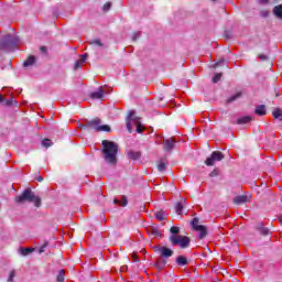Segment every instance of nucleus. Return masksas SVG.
<instances>
[{"mask_svg": "<svg viewBox=\"0 0 282 282\" xmlns=\"http://www.w3.org/2000/svg\"><path fill=\"white\" fill-rule=\"evenodd\" d=\"M101 153L106 164L110 166H116L118 164V143L109 140H104L101 142Z\"/></svg>", "mask_w": 282, "mask_h": 282, "instance_id": "nucleus-1", "label": "nucleus"}, {"mask_svg": "<svg viewBox=\"0 0 282 282\" xmlns=\"http://www.w3.org/2000/svg\"><path fill=\"white\" fill-rule=\"evenodd\" d=\"M15 204H34L36 208H41V197L36 196L32 188L26 187L21 195L15 196Z\"/></svg>", "mask_w": 282, "mask_h": 282, "instance_id": "nucleus-2", "label": "nucleus"}, {"mask_svg": "<svg viewBox=\"0 0 282 282\" xmlns=\"http://www.w3.org/2000/svg\"><path fill=\"white\" fill-rule=\"evenodd\" d=\"M133 124L137 127V133L144 131V126L140 122V117H135V111L131 110L127 117V129L129 133H133Z\"/></svg>", "mask_w": 282, "mask_h": 282, "instance_id": "nucleus-3", "label": "nucleus"}, {"mask_svg": "<svg viewBox=\"0 0 282 282\" xmlns=\"http://www.w3.org/2000/svg\"><path fill=\"white\" fill-rule=\"evenodd\" d=\"M19 45V39L14 35H6L0 40V50L3 52H12Z\"/></svg>", "mask_w": 282, "mask_h": 282, "instance_id": "nucleus-4", "label": "nucleus"}, {"mask_svg": "<svg viewBox=\"0 0 282 282\" xmlns=\"http://www.w3.org/2000/svg\"><path fill=\"white\" fill-rule=\"evenodd\" d=\"M170 242L172 246H178L181 249H186L191 246V238L188 236H170Z\"/></svg>", "mask_w": 282, "mask_h": 282, "instance_id": "nucleus-5", "label": "nucleus"}, {"mask_svg": "<svg viewBox=\"0 0 282 282\" xmlns=\"http://www.w3.org/2000/svg\"><path fill=\"white\" fill-rule=\"evenodd\" d=\"M192 228L197 232H199V236H198L199 239H206V235H208V230L206 229V226L199 225V218H193Z\"/></svg>", "mask_w": 282, "mask_h": 282, "instance_id": "nucleus-6", "label": "nucleus"}, {"mask_svg": "<svg viewBox=\"0 0 282 282\" xmlns=\"http://www.w3.org/2000/svg\"><path fill=\"white\" fill-rule=\"evenodd\" d=\"M225 155L221 153V151H214L210 156H208L205 160L206 166H215V162H221L224 160Z\"/></svg>", "mask_w": 282, "mask_h": 282, "instance_id": "nucleus-7", "label": "nucleus"}, {"mask_svg": "<svg viewBox=\"0 0 282 282\" xmlns=\"http://www.w3.org/2000/svg\"><path fill=\"white\" fill-rule=\"evenodd\" d=\"M175 144H177V140L175 139V137L163 139V151L172 153L173 149H175Z\"/></svg>", "mask_w": 282, "mask_h": 282, "instance_id": "nucleus-8", "label": "nucleus"}, {"mask_svg": "<svg viewBox=\"0 0 282 282\" xmlns=\"http://www.w3.org/2000/svg\"><path fill=\"white\" fill-rule=\"evenodd\" d=\"M100 124H102V121L98 117L93 120H86L85 122V127L87 128V131H91V129H94V131L98 132Z\"/></svg>", "mask_w": 282, "mask_h": 282, "instance_id": "nucleus-9", "label": "nucleus"}, {"mask_svg": "<svg viewBox=\"0 0 282 282\" xmlns=\"http://www.w3.org/2000/svg\"><path fill=\"white\" fill-rule=\"evenodd\" d=\"M154 250H158L161 253V257H163L164 259H169L174 254V251L165 246H155Z\"/></svg>", "mask_w": 282, "mask_h": 282, "instance_id": "nucleus-10", "label": "nucleus"}, {"mask_svg": "<svg viewBox=\"0 0 282 282\" xmlns=\"http://www.w3.org/2000/svg\"><path fill=\"white\" fill-rule=\"evenodd\" d=\"M105 94H107L105 86H101L97 89V91L90 94V98L93 100H105Z\"/></svg>", "mask_w": 282, "mask_h": 282, "instance_id": "nucleus-11", "label": "nucleus"}, {"mask_svg": "<svg viewBox=\"0 0 282 282\" xmlns=\"http://www.w3.org/2000/svg\"><path fill=\"white\" fill-rule=\"evenodd\" d=\"M145 230L150 237H162V231H160V228L155 226L148 227Z\"/></svg>", "mask_w": 282, "mask_h": 282, "instance_id": "nucleus-12", "label": "nucleus"}, {"mask_svg": "<svg viewBox=\"0 0 282 282\" xmlns=\"http://www.w3.org/2000/svg\"><path fill=\"white\" fill-rule=\"evenodd\" d=\"M256 230H258V232H260V235H262L263 237L270 235V229L265 228V225L263 223H258L256 225Z\"/></svg>", "mask_w": 282, "mask_h": 282, "instance_id": "nucleus-13", "label": "nucleus"}, {"mask_svg": "<svg viewBox=\"0 0 282 282\" xmlns=\"http://www.w3.org/2000/svg\"><path fill=\"white\" fill-rule=\"evenodd\" d=\"M154 265L159 272L164 270V268L166 267V259H164V257L161 256L160 258L156 259Z\"/></svg>", "mask_w": 282, "mask_h": 282, "instance_id": "nucleus-14", "label": "nucleus"}, {"mask_svg": "<svg viewBox=\"0 0 282 282\" xmlns=\"http://www.w3.org/2000/svg\"><path fill=\"white\" fill-rule=\"evenodd\" d=\"M87 58H89V54L85 53L80 55V58L75 63L74 69H80V67H83V63L87 62Z\"/></svg>", "mask_w": 282, "mask_h": 282, "instance_id": "nucleus-15", "label": "nucleus"}, {"mask_svg": "<svg viewBox=\"0 0 282 282\" xmlns=\"http://www.w3.org/2000/svg\"><path fill=\"white\" fill-rule=\"evenodd\" d=\"M248 202H250V196L248 195H240L234 198V204H238V205L246 204Z\"/></svg>", "mask_w": 282, "mask_h": 282, "instance_id": "nucleus-16", "label": "nucleus"}, {"mask_svg": "<svg viewBox=\"0 0 282 282\" xmlns=\"http://www.w3.org/2000/svg\"><path fill=\"white\" fill-rule=\"evenodd\" d=\"M34 63H36V57L34 55H31L23 62V67H32Z\"/></svg>", "mask_w": 282, "mask_h": 282, "instance_id": "nucleus-17", "label": "nucleus"}, {"mask_svg": "<svg viewBox=\"0 0 282 282\" xmlns=\"http://www.w3.org/2000/svg\"><path fill=\"white\" fill-rule=\"evenodd\" d=\"M254 113L257 116H265L268 111L265 110V105H259L256 107Z\"/></svg>", "mask_w": 282, "mask_h": 282, "instance_id": "nucleus-18", "label": "nucleus"}, {"mask_svg": "<svg viewBox=\"0 0 282 282\" xmlns=\"http://www.w3.org/2000/svg\"><path fill=\"white\" fill-rule=\"evenodd\" d=\"M141 156H142V152H140V151L135 152V151H133V150H130V151L128 152V158H129L130 160H140Z\"/></svg>", "mask_w": 282, "mask_h": 282, "instance_id": "nucleus-19", "label": "nucleus"}, {"mask_svg": "<svg viewBox=\"0 0 282 282\" xmlns=\"http://www.w3.org/2000/svg\"><path fill=\"white\" fill-rule=\"evenodd\" d=\"M273 14L276 17V19H280L282 21V4L275 6L273 8Z\"/></svg>", "mask_w": 282, "mask_h": 282, "instance_id": "nucleus-20", "label": "nucleus"}, {"mask_svg": "<svg viewBox=\"0 0 282 282\" xmlns=\"http://www.w3.org/2000/svg\"><path fill=\"white\" fill-rule=\"evenodd\" d=\"M34 250H36L35 248H20V254H22V257H28L30 254H32V252H34Z\"/></svg>", "mask_w": 282, "mask_h": 282, "instance_id": "nucleus-21", "label": "nucleus"}, {"mask_svg": "<svg viewBox=\"0 0 282 282\" xmlns=\"http://www.w3.org/2000/svg\"><path fill=\"white\" fill-rule=\"evenodd\" d=\"M176 263L181 267L188 265V259L184 256L176 257Z\"/></svg>", "mask_w": 282, "mask_h": 282, "instance_id": "nucleus-22", "label": "nucleus"}, {"mask_svg": "<svg viewBox=\"0 0 282 282\" xmlns=\"http://www.w3.org/2000/svg\"><path fill=\"white\" fill-rule=\"evenodd\" d=\"M89 45H97V47H101V48L107 47V45H105V43H102V41H100V39L91 40L89 42Z\"/></svg>", "mask_w": 282, "mask_h": 282, "instance_id": "nucleus-23", "label": "nucleus"}, {"mask_svg": "<svg viewBox=\"0 0 282 282\" xmlns=\"http://www.w3.org/2000/svg\"><path fill=\"white\" fill-rule=\"evenodd\" d=\"M272 116H273V118H275V120H280V122H282V109L281 108H276L275 110H273Z\"/></svg>", "mask_w": 282, "mask_h": 282, "instance_id": "nucleus-24", "label": "nucleus"}, {"mask_svg": "<svg viewBox=\"0 0 282 282\" xmlns=\"http://www.w3.org/2000/svg\"><path fill=\"white\" fill-rule=\"evenodd\" d=\"M113 204H119V206H127L129 204V200L127 199V196H121V202L118 200V198L113 199Z\"/></svg>", "mask_w": 282, "mask_h": 282, "instance_id": "nucleus-25", "label": "nucleus"}, {"mask_svg": "<svg viewBox=\"0 0 282 282\" xmlns=\"http://www.w3.org/2000/svg\"><path fill=\"white\" fill-rule=\"evenodd\" d=\"M252 121V117L246 116L238 119V124H248V122Z\"/></svg>", "mask_w": 282, "mask_h": 282, "instance_id": "nucleus-26", "label": "nucleus"}, {"mask_svg": "<svg viewBox=\"0 0 282 282\" xmlns=\"http://www.w3.org/2000/svg\"><path fill=\"white\" fill-rule=\"evenodd\" d=\"M101 131H105L106 133H111V127L109 124L101 126L100 123L97 132Z\"/></svg>", "mask_w": 282, "mask_h": 282, "instance_id": "nucleus-27", "label": "nucleus"}, {"mask_svg": "<svg viewBox=\"0 0 282 282\" xmlns=\"http://www.w3.org/2000/svg\"><path fill=\"white\" fill-rule=\"evenodd\" d=\"M241 98V93H237L236 95L229 97L226 102L227 105H230V102H235V100H239Z\"/></svg>", "mask_w": 282, "mask_h": 282, "instance_id": "nucleus-28", "label": "nucleus"}, {"mask_svg": "<svg viewBox=\"0 0 282 282\" xmlns=\"http://www.w3.org/2000/svg\"><path fill=\"white\" fill-rule=\"evenodd\" d=\"M183 210H184V204H182V202L176 203V205H175V213L177 215H182Z\"/></svg>", "mask_w": 282, "mask_h": 282, "instance_id": "nucleus-29", "label": "nucleus"}, {"mask_svg": "<svg viewBox=\"0 0 282 282\" xmlns=\"http://www.w3.org/2000/svg\"><path fill=\"white\" fill-rule=\"evenodd\" d=\"M165 213L164 210H159L155 213V218L159 220V221H164L165 217H164Z\"/></svg>", "mask_w": 282, "mask_h": 282, "instance_id": "nucleus-30", "label": "nucleus"}, {"mask_svg": "<svg viewBox=\"0 0 282 282\" xmlns=\"http://www.w3.org/2000/svg\"><path fill=\"white\" fill-rule=\"evenodd\" d=\"M170 232H171V237L175 236V237H180V227H171L170 229Z\"/></svg>", "mask_w": 282, "mask_h": 282, "instance_id": "nucleus-31", "label": "nucleus"}, {"mask_svg": "<svg viewBox=\"0 0 282 282\" xmlns=\"http://www.w3.org/2000/svg\"><path fill=\"white\" fill-rule=\"evenodd\" d=\"M57 282H65V270H61L56 278Z\"/></svg>", "mask_w": 282, "mask_h": 282, "instance_id": "nucleus-32", "label": "nucleus"}, {"mask_svg": "<svg viewBox=\"0 0 282 282\" xmlns=\"http://www.w3.org/2000/svg\"><path fill=\"white\" fill-rule=\"evenodd\" d=\"M2 105H6V107H12L14 105V97H11L10 99L4 98Z\"/></svg>", "mask_w": 282, "mask_h": 282, "instance_id": "nucleus-33", "label": "nucleus"}, {"mask_svg": "<svg viewBox=\"0 0 282 282\" xmlns=\"http://www.w3.org/2000/svg\"><path fill=\"white\" fill-rule=\"evenodd\" d=\"M158 171H160V173H163V171H166V163L164 162V160L160 161V164L158 165Z\"/></svg>", "mask_w": 282, "mask_h": 282, "instance_id": "nucleus-34", "label": "nucleus"}, {"mask_svg": "<svg viewBox=\"0 0 282 282\" xmlns=\"http://www.w3.org/2000/svg\"><path fill=\"white\" fill-rule=\"evenodd\" d=\"M52 144H53V142L50 139H44L42 141V147H45V149H50V147H52Z\"/></svg>", "mask_w": 282, "mask_h": 282, "instance_id": "nucleus-35", "label": "nucleus"}, {"mask_svg": "<svg viewBox=\"0 0 282 282\" xmlns=\"http://www.w3.org/2000/svg\"><path fill=\"white\" fill-rule=\"evenodd\" d=\"M50 246V242L48 241H45L44 243H43V246H41L40 248H39V254H43V252H45V248H47Z\"/></svg>", "mask_w": 282, "mask_h": 282, "instance_id": "nucleus-36", "label": "nucleus"}, {"mask_svg": "<svg viewBox=\"0 0 282 282\" xmlns=\"http://www.w3.org/2000/svg\"><path fill=\"white\" fill-rule=\"evenodd\" d=\"M221 76H224V74L221 73H217L213 78H212V82L213 83H218L219 80H221Z\"/></svg>", "mask_w": 282, "mask_h": 282, "instance_id": "nucleus-37", "label": "nucleus"}, {"mask_svg": "<svg viewBox=\"0 0 282 282\" xmlns=\"http://www.w3.org/2000/svg\"><path fill=\"white\" fill-rule=\"evenodd\" d=\"M111 10V2H107L102 7L104 12H109Z\"/></svg>", "mask_w": 282, "mask_h": 282, "instance_id": "nucleus-38", "label": "nucleus"}, {"mask_svg": "<svg viewBox=\"0 0 282 282\" xmlns=\"http://www.w3.org/2000/svg\"><path fill=\"white\" fill-rule=\"evenodd\" d=\"M219 176V169H215L209 173V177H217Z\"/></svg>", "mask_w": 282, "mask_h": 282, "instance_id": "nucleus-39", "label": "nucleus"}, {"mask_svg": "<svg viewBox=\"0 0 282 282\" xmlns=\"http://www.w3.org/2000/svg\"><path fill=\"white\" fill-rule=\"evenodd\" d=\"M17 276V272L15 271H11L9 274V279L8 282H14V278Z\"/></svg>", "mask_w": 282, "mask_h": 282, "instance_id": "nucleus-40", "label": "nucleus"}, {"mask_svg": "<svg viewBox=\"0 0 282 282\" xmlns=\"http://www.w3.org/2000/svg\"><path fill=\"white\" fill-rule=\"evenodd\" d=\"M141 34H142L141 32L133 33L132 41H138V39H140Z\"/></svg>", "mask_w": 282, "mask_h": 282, "instance_id": "nucleus-41", "label": "nucleus"}, {"mask_svg": "<svg viewBox=\"0 0 282 282\" xmlns=\"http://www.w3.org/2000/svg\"><path fill=\"white\" fill-rule=\"evenodd\" d=\"M261 17H263V19H267V17H269L270 15V12H268V11H261Z\"/></svg>", "mask_w": 282, "mask_h": 282, "instance_id": "nucleus-42", "label": "nucleus"}, {"mask_svg": "<svg viewBox=\"0 0 282 282\" xmlns=\"http://www.w3.org/2000/svg\"><path fill=\"white\" fill-rule=\"evenodd\" d=\"M78 129H82V131H87L85 123H78Z\"/></svg>", "mask_w": 282, "mask_h": 282, "instance_id": "nucleus-43", "label": "nucleus"}, {"mask_svg": "<svg viewBox=\"0 0 282 282\" xmlns=\"http://www.w3.org/2000/svg\"><path fill=\"white\" fill-rule=\"evenodd\" d=\"M259 58H260V61H268V55L260 54Z\"/></svg>", "mask_w": 282, "mask_h": 282, "instance_id": "nucleus-44", "label": "nucleus"}, {"mask_svg": "<svg viewBox=\"0 0 282 282\" xmlns=\"http://www.w3.org/2000/svg\"><path fill=\"white\" fill-rule=\"evenodd\" d=\"M270 0H259V3H261L262 6H265L269 3Z\"/></svg>", "mask_w": 282, "mask_h": 282, "instance_id": "nucleus-45", "label": "nucleus"}, {"mask_svg": "<svg viewBox=\"0 0 282 282\" xmlns=\"http://www.w3.org/2000/svg\"><path fill=\"white\" fill-rule=\"evenodd\" d=\"M2 102H6V97L0 94V105H2Z\"/></svg>", "mask_w": 282, "mask_h": 282, "instance_id": "nucleus-46", "label": "nucleus"}, {"mask_svg": "<svg viewBox=\"0 0 282 282\" xmlns=\"http://www.w3.org/2000/svg\"><path fill=\"white\" fill-rule=\"evenodd\" d=\"M224 36H225V39H230V32L229 31H225Z\"/></svg>", "mask_w": 282, "mask_h": 282, "instance_id": "nucleus-47", "label": "nucleus"}, {"mask_svg": "<svg viewBox=\"0 0 282 282\" xmlns=\"http://www.w3.org/2000/svg\"><path fill=\"white\" fill-rule=\"evenodd\" d=\"M132 260H133L135 263H138L139 260H138V256H137L135 253L132 254Z\"/></svg>", "mask_w": 282, "mask_h": 282, "instance_id": "nucleus-48", "label": "nucleus"}, {"mask_svg": "<svg viewBox=\"0 0 282 282\" xmlns=\"http://www.w3.org/2000/svg\"><path fill=\"white\" fill-rule=\"evenodd\" d=\"M221 63H224V59L217 62V63L214 65V67H219V65H221Z\"/></svg>", "mask_w": 282, "mask_h": 282, "instance_id": "nucleus-49", "label": "nucleus"}, {"mask_svg": "<svg viewBox=\"0 0 282 282\" xmlns=\"http://www.w3.org/2000/svg\"><path fill=\"white\" fill-rule=\"evenodd\" d=\"M41 52H44V54L47 52V47H45V46H41Z\"/></svg>", "mask_w": 282, "mask_h": 282, "instance_id": "nucleus-50", "label": "nucleus"}, {"mask_svg": "<svg viewBox=\"0 0 282 282\" xmlns=\"http://www.w3.org/2000/svg\"><path fill=\"white\" fill-rule=\"evenodd\" d=\"M36 182H43V176L35 177Z\"/></svg>", "mask_w": 282, "mask_h": 282, "instance_id": "nucleus-51", "label": "nucleus"}, {"mask_svg": "<svg viewBox=\"0 0 282 282\" xmlns=\"http://www.w3.org/2000/svg\"><path fill=\"white\" fill-rule=\"evenodd\" d=\"M127 268V265L121 267V272H126Z\"/></svg>", "mask_w": 282, "mask_h": 282, "instance_id": "nucleus-52", "label": "nucleus"}, {"mask_svg": "<svg viewBox=\"0 0 282 282\" xmlns=\"http://www.w3.org/2000/svg\"><path fill=\"white\" fill-rule=\"evenodd\" d=\"M213 3H217V1H219V0H210Z\"/></svg>", "mask_w": 282, "mask_h": 282, "instance_id": "nucleus-53", "label": "nucleus"}]
</instances>
